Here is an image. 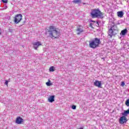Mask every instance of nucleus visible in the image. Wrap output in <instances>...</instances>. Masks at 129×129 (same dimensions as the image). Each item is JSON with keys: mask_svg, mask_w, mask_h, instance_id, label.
Segmentation results:
<instances>
[{"mask_svg": "<svg viewBox=\"0 0 129 129\" xmlns=\"http://www.w3.org/2000/svg\"><path fill=\"white\" fill-rule=\"evenodd\" d=\"M48 32L49 33V36L51 39H56V38H58L60 36V32L57 31L54 26H50L49 27Z\"/></svg>", "mask_w": 129, "mask_h": 129, "instance_id": "nucleus-1", "label": "nucleus"}, {"mask_svg": "<svg viewBox=\"0 0 129 129\" xmlns=\"http://www.w3.org/2000/svg\"><path fill=\"white\" fill-rule=\"evenodd\" d=\"M116 31H118V28H117V26L113 23V25L110 27V29L108 30V36H109L110 38H112V36H115V35H116Z\"/></svg>", "mask_w": 129, "mask_h": 129, "instance_id": "nucleus-2", "label": "nucleus"}, {"mask_svg": "<svg viewBox=\"0 0 129 129\" xmlns=\"http://www.w3.org/2000/svg\"><path fill=\"white\" fill-rule=\"evenodd\" d=\"M89 43L90 48H92L93 49L96 48L97 47V44H96L97 43V38H95V40L90 41Z\"/></svg>", "mask_w": 129, "mask_h": 129, "instance_id": "nucleus-3", "label": "nucleus"}, {"mask_svg": "<svg viewBox=\"0 0 129 129\" xmlns=\"http://www.w3.org/2000/svg\"><path fill=\"white\" fill-rule=\"evenodd\" d=\"M23 16L22 14H17L14 18V22L15 24H19L22 21Z\"/></svg>", "mask_w": 129, "mask_h": 129, "instance_id": "nucleus-4", "label": "nucleus"}, {"mask_svg": "<svg viewBox=\"0 0 129 129\" xmlns=\"http://www.w3.org/2000/svg\"><path fill=\"white\" fill-rule=\"evenodd\" d=\"M126 121H127V118L125 116H122L120 117L119 120V122L120 124H123L124 123H126Z\"/></svg>", "mask_w": 129, "mask_h": 129, "instance_id": "nucleus-5", "label": "nucleus"}, {"mask_svg": "<svg viewBox=\"0 0 129 129\" xmlns=\"http://www.w3.org/2000/svg\"><path fill=\"white\" fill-rule=\"evenodd\" d=\"M91 17L94 19V18H97V9H93L91 13Z\"/></svg>", "mask_w": 129, "mask_h": 129, "instance_id": "nucleus-6", "label": "nucleus"}, {"mask_svg": "<svg viewBox=\"0 0 129 129\" xmlns=\"http://www.w3.org/2000/svg\"><path fill=\"white\" fill-rule=\"evenodd\" d=\"M33 47L34 48V49L35 50H37V49H38V48L39 47V46H41L42 45V44H41V42L38 41L36 42H34L33 43Z\"/></svg>", "mask_w": 129, "mask_h": 129, "instance_id": "nucleus-7", "label": "nucleus"}, {"mask_svg": "<svg viewBox=\"0 0 129 129\" xmlns=\"http://www.w3.org/2000/svg\"><path fill=\"white\" fill-rule=\"evenodd\" d=\"M77 35H80L81 33H83L84 32V30H83V28L82 26H79L78 27V28L77 29Z\"/></svg>", "mask_w": 129, "mask_h": 129, "instance_id": "nucleus-8", "label": "nucleus"}, {"mask_svg": "<svg viewBox=\"0 0 129 129\" xmlns=\"http://www.w3.org/2000/svg\"><path fill=\"white\" fill-rule=\"evenodd\" d=\"M24 121V119H22L21 117H18L16 118V123H17V124H21L22 122Z\"/></svg>", "mask_w": 129, "mask_h": 129, "instance_id": "nucleus-9", "label": "nucleus"}, {"mask_svg": "<svg viewBox=\"0 0 129 129\" xmlns=\"http://www.w3.org/2000/svg\"><path fill=\"white\" fill-rule=\"evenodd\" d=\"M104 14L99 10H97V18L99 19H103Z\"/></svg>", "mask_w": 129, "mask_h": 129, "instance_id": "nucleus-10", "label": "nucleus"}, {"mask_svg": "<svg viewBox=\"0 0 129 129\" xmlns=\"http://www.w3.org/2000/svg\"><path fill=\"white\" fill-rule=\"evenodd\" d=\"M54 98H55V96L51 95V96H49V97L48 99V100L49 102L52 103L53 101H55Z\"/></svg>", "mask_w": 129, "mask_h": 129, "instance_id": "nucleus-11", "label": "nucleus"}, {"mask_svg": "<svg viewBox=\"0 0 129 129\" xmlns=\"http://www.w3.org/2000/svg\"><path fill=\"white\" fill-rule=\"evenodd\" d=\"M117 15L119 18H122L123 17V12L122 11L117 12Z\"/></svg>", "mask_w": 129, "mask_h": 129, "instance_id": "nucleus-12", "label": "nucleus"}, {"mask_svg": "<svg viewBox=\"0 0 129 129\" xmlns=\"http://www.w3.org/2000/svg\"><path fill=\"white\" fill-rule=\"evenodd\" d=\"M128 114H129V108L127 110L124 111V112L122 113V115L123 116H127Z\"/></svg>", "mask_w": 129, "mask_h": 129, "instance_id": "nucleus-13", "label": "nucleus"}, {"mask_svg": "<svg viewBox=\"0 0 129 129\" xmlns=\"http://www.w3.org/2000/svg\"><path fill=\"white\" fill-rule=\"evenodd\" d=\"M127 33V29H126V28H125V29L121 31V33L122 36H124V35H125V34H126Z\"/></svg>", "mask_w": 129, "mask_h": 129, "instance_id": "nucleus-14", "label": "nucleus"}, {"mask_svg": "<svg viewBox=\"0 0 129 129\" xmlns=\"http://www.w3.org/2000/svg\"><path fill=\"white\" fill-rule=\"evenodd\" d=\"M97 83H98L97 87L99 88H102V87H101V81H97Z\"/></svg>", "mask_w": 129, "mask_h": 129, "instance_id": "nucleus-15", "label": "nucleus"}, {"mask_svg": "<svg viewBox=\"0 0 129 129\" xmlns=\"http://www.w3.org/2000/svg\"><path fill=\"white\" fill-rule=\"evenodd\" d=\"M54 67H51L49 68V71L50 72H54V71H55V69H54Z\"/></svg>", "mask_w": 129, "mask_h": 129, "instance_id": "nucleus-16", "label": "nucleus"}, {"mask_svg": "<svg viewBox=\"0 0 129 129\" xmlns=\"http://www.w3.org/2000/svg\"><path fill=\"white\" fill-rule=\"evenodd\" d=\"M73 3H74V4H80L81 3V0H74Z\"/></svg>", "mask_w": 129, "mask_h": 129, "instance_id": "nucleus-17", "label": "nucleus"}, {"mask_svg": "<svg viewBox=\"0 0 129 129\" xmlns=\"http://www.w3.org/2000/svg\"><path fill=\"white\" fill-rule=\"evenodd\" d=\"M46 85L47 86H51L52 85V83H51V81L49 80L48 82L46 83Z\"/></svg>", "mask_w": 129, "mask_h": 129, "instance_id": "nucleus-18", "label": "nucleus"}, {"mask_svg": "<svg viewBox=\"0 0 129 129\" xmlns=\"http://www.w3.org/2000/svg\"><path fill=\"white\" fill-rule=\"evenodd\" d=\"M125 104H126V106H129V99L126 100V101L125 102Z\"/></svg>", "mask_w": 129, "mask_h": 129, "instance_id": "nucleus-19", "label": "nucleus"}, {"mask_svg": "<svg viewBox=\"0 0 129 129\" xmlns=\"http://www.w3.org/2000/svg\"><path fill=\"white\" fill-rule=\"evenodd\" d=\"M101 42H100V39H97V44H98V45H99V44H101Z\"/></svg>", "mask_w": 129, "mask_h": 129, "instance_id": "nucleus-20", "label": "nucleus"}, {"mask_svg": "<svg viewBox=\"0 0 129 129\" xmlns=\"http://www.w3.org/2000/svg\"><path fill=\"white\" fill-rule=\"evenodd\" d=\"M3 3H4V4H7L8 3V0H2Z\"/></svg>", "mask_w": 129, "mask_h": 129, "instance_id": "nucleus-21", "label": "nucleus"}, {"mask_svg": "<svg viewBox=\"0 0 129 129\" xmlns=\"http://www.w3.org/2000/svg\"><path fill=\"white\" fill-rule=\"evenodd\" d=\"M72 108L73 109H76V106H75V105H73V106H72Z\"/></svg>", "mask_w": 129, "mask_h": 129, "instance_id": "nucleus-22", "label": "nucleus"}, {"mask_svg": "<svg viewBox=\"0 0 129 129\" xmlns=\"http://www.w3.org/2000/svg\"><path fill=\"white\" fill-rule=\"evenodd\" d=\"M124 85H125L124 82H122L121 83V86L123 87V86H124Z\"/></svg>", "mask_w": 129, "mask_h": 129, "instance_id": "nucleus-23", "label": "nucleus"}, {"mask_svg": "<svg viewBox=\"0 0 129 129\" xmlns=\"http://www.w3.org/2000/svg\"><path fill=\"white\" fill-rule=\"evenodd\" d=\"M94 85L97 86V81H95V82L94 83Z\"/></svg>", "mask_w": 129, "mask_h": 129, "instance_id": "nucleus-24", "label": "nucleus"}, {"mask_svg": "<svg viewBox=\"0 0 129 129\" xmlns=\"http://www.w3.org/2000/svg\"><path fill=\"white\" fill-rule=\"evenodd\" d=\"M8 83H9V81H8L7 80L5 81V85H7L8 86Z\"/></svg>", "mask_w": 129, "mask_h": 129, "instance_id": "nucleus-25", "label": "nucleus"}, {"mask_svg": "<svg viewBox=\"0 0 129 129\" xmlns=\"http://www.w3.org/2000/svg\"><path fill=\"white\" fill-rule=\"evenodd\" d=\"M97 24H98V22H97Z\"/></svg>", "mask_w": 129, "mask_h": 129, "instance_id": "nucleus-26", "label": "nucleus"}]
</instances>
